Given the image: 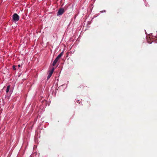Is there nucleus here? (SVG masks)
I'll return each mask as SVG.
<instances>
[{"mask_svg": "<svg viewBox=\"0 0 157 157\" xmlns=\"http://www.w3.org/2000/svg\"><path fill=\"white\" fill-rule=\"evenodd\" d=\"M12 17L13 20L15 21H17L19 19V17L18 15L16 13H14L12 16Z\"/></svg>", "mask_w": 157, "mask_h": 157, "instance_id": "obj_1", "label": "nucleus"}, {"mask_svg": "<svg viewBox=\"0 0 157 157\" xmlns=\"http://www.w3.org/2000/svg\"><path fill=\"white\" fill-rule=\"evenodd\" d=\"M64 12V9L63 8H61L58 10L57 15V16L61 15L63 14Z\"/></svg>", "mask_w": 157, "mask_h": 157, "instance_id": "obj_2", "label": "nucleus"}, {"mask_svg": "<svg viewBox=\"0 0 157 157\" xmlns=\"http://www.w3.org/2000/svg\"><path fill=\"white\" fill-rule=\"evenodd\" d=\"M54 70V68L52 67L51 71H49V74L48 76L47 79V80L48 79L52 76L53 72Z\"/></svg>", "mask_w": 157, "mask_h": 157, "instance_id": "obj_3", "label": "nucleus"}, {"mask_svg": "<svg viewBox=\"0 0 157 157\" xmlns=\"http://www.w3.org/2000/svg\"><path fill=\"white\" fill-rule=\"evenodd\" d=\"M58 60H59V59H58L57 58H56V59H55V60H54V61L52 63V65L53 66H55V65L56 64V63L57 62Z\"/></svg>", "mask_w": 157, "mask_h": 157, "instance_id": "obj_4", "label": "nucleus"}, {"mask_svg": "<svg viewBox=\"0 0 157 157\" xmlns=\"http://www.w3.org/2000/svg\"><path fill=\"white\" fill-rule=\"evenodd\" d=\"M63 52H62L60 54H59L58 56L56 57L57 59H59L61 58V57L62 56H63Z\"/></svg>", "mask_w": 157, "mask_h": 157, "instance_id": "obj_5", "label": "nucleus"}, {"mask_svg": "<svg viewBox=\"0 0 157 157\" xmlns=\"http://www.w3.org/2000/svg\"><path fill=\"white\" fill-rule=\"evenodd\" d=\"M10 86L9 85L7 86L6 90V92L7 93H8V92L9 91V90H10Z\"/></svg>", "mask_w": 157, "mask_h": 157, "instance_id": "obj_6", "label": "nucleus"}, {"mask_svg": "<svg viewBox=\"0 0 157 157\" xmlns=\"http://www.w3.org/2000/svg\"><path fill=\"white\" fill-rule=\"evenodd\" d=\"M16 66H14V65H13V70H16Z\"/></svg>", "mask_w": 157, "mask_h": 157, "instance_id": "obj_7", "label": "nucleus"}, {"mask_svg": "<svg viewBox=\"0 0 157 157\" xmlns=\"http://www.w3.org/2000/svg\"><path fill=\"white\" fill-rule=\"evenodd\" d=\"M76 100V101L78 103H80V102H79V100Z\"/></svg>", "mask_w": 157, "mask_h": 157, "instance_id": "obj_8", "label": "nucleus"}, {"mask_svg": "<svg viewBox=\"0 0 157 157\" xmlns=\"http://www.w3.org/2000/svg\"><path fill=\"white\" fill-rule=\"evenodd\" d=\"M18 67H21L20 65L19 64L18 65Z\"/></svg>", "mask_w": 157, "mask_h": 157, "instance_id": "obj_9", "label": "nucleus"}]
</instances>
